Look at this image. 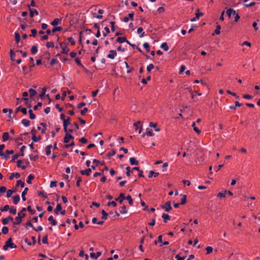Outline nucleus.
<instances>
[{"label": "nucleus", "instance_id": "ddd939ff", "mask_svg": "<svg viewBox=\"0 0 260 260\" xmlns=\"http://www.w3.org/2000/svg\"><path fill=\"white\" fill-rule=\"evenodd\" d=\"M29 16L31 18H32L34 16V14H36V15H39V12L36 9H31V8H29Z\"/></svg>", "mask_w": 260, "mask_h": 260}, {"label": "nucleus", "instance_id": "774afa93", "mask_svg": "<svg viewBox=\"0 0 260 260\" xmlns=\"http://www.w3.org/2000/svg\"><path fill=\"white\" fill-rule=\"evenodd\" d=\"M9 206L8 205H6L4 206L3 208H1V211L2 212L7 211L8 210H9Z\"/></svg>", "mask_w": 260, "mask_h": 260}, {"label": "nucleus", "instance_id": "ea45409f", "mask_svg": "<svg viewBox=\"0 0 260 260\" xmlns=\"http://www.w3.org/2000/svg\"><path fill=\"white\" fill-rule=\"evenodd\" d=\"M182 197L181 199L180 204L184 205L186 203L187 196L185 194H182Z\"/></svg>", "mask_w": 260, "mask_h": 260}, {"label": "nucleus", "instance_id": "5fc2aeb1", "mask_svg": "<svg viewBox=\"0 0 260 260\" xmlns=\"http://www.w3.org/2000/svg\"><path fill=\"white\" fill-rule=\"evenodd\" d=\"M14 192H15V190H12L11 189L8 190L7 191V197L10 198Z\"/></svg>", "mask_w": 260, "mask_h": 260}, {"label": "nucleus", "instance_id": "13d9d810", "mask_svg": "<svg viewBox=\"0 0 260 260\" xmlns=\"http://www.w3.org/2000/svg\"><path fill=\"white\" fill-rule=\"evenodd\" d=\"M23 141V139L21 137H18L15 139V142L16 143H17L19 145H20L22 144V142L19 143V142Z\"/></svg>", "mask_w": 260, "mask_h": 260}, {"label": "nucleus", "instance_id": "9d476101", "mask_svg": "<svg viewBox=\"0 0 260 260\" xmlns=\"http://www.w3.org/2000/svg\"><path fill=\"white\" fill-rule=\"evenodd\" d=\"M68 45H69V43H66V45H64V47H62L61 52V54H67L68 53V52L70 51V49L68 47Z\"/></svg>", "mask_w": 260, "mask_h": 260}, {"label": "nucleus", "instance_id": "58836bf2", "mask_svg": "<svg viewBox=\"0 0 260 260\" xmlns=\"http://www.w3.org/2000/svg\"><path fill=\"white\" fill-rule=\"evenodd\" d=\"M15 39L16 43H18L20 40V36L19 34L17 31L15 32Z\"/></svg>", "mask_w": 260, "mask_h": 260}, {"label": "nucleus", "instance_id": "a18cd8bd", "mask_svg": "<svg viewBox=\"0 0 260 260\" xmlns=\"http://www.w3.org/2000/svg\"><path fill=\"white\" fill-rule=\"evenodd\" d=\"M125 199L128 201V203L130 205H132L133 204L134 201L131 196H127L126 197H125Z\"/></svg>", "mask_w": 260, "mask_h": 260}, {"label": "nucleus", "instance_id": "49530a36", "mask_svg": "<svg viewBox=\"0 0 260 260\" xmlns=\"http://www.w3.org/2000/svg\"><path fill=\"white\" fill-rule=\"evenodd\" d=\"M62 27L61 26H55L52 28V32L55 33L56 31H60Z\"/></svg>", "mask_w": 260, "mask_h": 260}, {"label": "nucleus", "instance_id": "c03bdc74", "mask_svg": "<svg viewBox=\"0 0 260 260\" xmlns=\"http://www.w3.org/2000/svg\"><path fill=\"white\" fill-rule=\"evenodd\" d=\"M22 160L19 159L17 161V166L18 168H21L22 170H24L25 169V166H21Z\"/></svg>", "mask_w": 260, "mask_h": 260}, {"label": "nucleus", "instance_id": "f704fd0d", "mask_svg": "<svg viewBox=\"0 0 260 260\" xmlns=\"http://www.w3.org/2000/svg\"><path fill=\"white\" fill-rule=\"evenodd\" d=\"M75 61L76 63L80 67H81L84 70H85V68L84 66L81 63L80 60L79 58H75Z\"/></svg>", "mask_w": 260, "mask_h": 260}, {"label": "nucleus", "instance_id": "6e6d98bb", "mask_svg": "<svg viewBox=\"0 0 260 260\" xmlns=\"http://www.w3.org/2000/svg\"><path fill=\"white\" fill-rule=\"evenodd\" d=\"M150 80H151V76H148V77H147V78L146 79H145V78L142 79V83L144 84H146L147 83V81H149Z\"/></svg>", "mask_w": 260, "mask_h": 260}, {"label": "nucleus", "instance_id": "0eeeda50", "mask_svg": "<svg viewBox=\"0 0 260 260\" xmlns=\"http://www.w3.org/2000/svg\"><path fill=\"white\" fill-rule=\"evenodd\" d=\"M117 55V52L115 50H111L109 51V53L107 55V57L110 59H114Z\"/></svg>", "mask_w": 260, "mask_h": 260}, {"label": "nucleus", "instance_id": "c9c22d12", "mask_svg": "<svg viewBox=\"0 0 260 260\" xmlns=\"http://www.w3.org/2000/svg\"><path fill=\"white\" fill-rule=\"evenodd\" d=\"M40 125L43 127V128L41 129V133L42 134H45L46 131V127L47 126V124L44 122H41Z\"/></svg>", "mask_w": 260, "mask_h": 260}, {"label": "nucleus", "instance_id": "69168bd1", "mask_svg": "<svg viewBox=\"0 0 260 260\" xmlns=\"http://www.w3.org/2000/svg\"><path fill=\"white\" fill-rule=\"evenodd\" d=\"M19 154H18V153H16V154H15L13 156H12V160H11V162H15V160L16 159H17L19 157Z\"/></svg>", "mask_w": 260, "mask_h": 260}, {"label": "nucleus", "instance_id": "6ab92c4d", "mask_svg": "<svg viewBox=\"0 0 260 260\" xmlns=\"http://www.w3.org/2000/svg\"><path fill=\"white\" fill-rule=\"evenodd\" d=\"M91 173V169H87L85 170H81L80 173L82 175H86L87 176H89Z\"/></svg>", "mask_w": 260, "mask_h": 260}, {"label": "nucleus", "instance_id": "f03ea898", "mask_svg": "<svg viewBox=\"0 0 260 260\" xmlns=\"http://www.w3.org/2000/svg\"><path fill=\"white\" fill-rule=\"evenodd\" d=\"M65 133V136L63 138V142L66 144L69 142L70 139L74 140V137L70 134L68 133V130L64 131Z\"/></svg>", "mask_w": 260, "mask_h": 260}, {"label": "nucleus", "instance_id": "8fccbe9b", "mask_svg": "<svg viewBox=\"0 0 260 260\" xmlns=\"http://www.w3.org/2000/svg\"><path fill=\"white\" fill-rule=\"evenodd\" d=\"M143 47L146 49V52H149L150 51V46L147 42L144 43Z\"/></svg>", "mask_w": 260, "mask_h": 260}, {"label": "nucleus", "instance_id": "bf43d9fd", "mask_svg": "<svg viewBox=\"0 0 260 260\" xmlns=\"http://www.w3.org/2000/svg\"><path fill=\"white\" fill-rule=\"evenodd\" d=\"M154 66L153 65V64L150 63L147 67V71L148 72H150L152 69H154Z\"/></svg>", "mask_w": 260, "mask_h": 260}, {"label": "nucleus", "instance_id": "09e8293b", "mask_svg": "<svg viewBox=\"0 0 260 260\" xmlns=\"http://www.w3.org/2000/svg\"><path fill=\"white\" fill-rule=\"evenodd\" d=\"M28 91L29 92L30 98L34 96L36 94V91L32 88H29Z\"/></svg>", "mask_w": 260, "mask_h": 260}, {"label": "nucleus", "instance_id": "2eb2a0df", "mask_svg": "<svg viewBox=\"0 0 260 260\" xmlns=\"http://www.w3.org/2000/svg\"><path fill=\"white\" fill-rule=\"evenodd\" d=\"M125 199L124 194L120 193L118 198L115 199V201H118L120 203H122L123 200Z\"/></svg>", "mask_w": 260, "mask_h": 260}, {"label": "nucleus", "instance_id": "052dcab7", "mask_svg": "<svg viewBox=\"0 0 260 260\" xmlns=\"http://www.w3.org/2000/svg\"><path fill=\"white\" fill-rule=\"evenodd\" d=\"M116 154V151L114 149H112L111 152H109L107 156L108 158H110L111 156L114 155Z\"/></svg>", "mask_w": 260, "mask_h": 260}, {"label": "nucleus", "instance_id": "39448f33", "mask_svg": "<svg viewBox=\"0 0 260 260\" xmlns=\"http://www.w3.org/2000/svg\"><path fill=\"white\" fill-rule=\"evenodd\" d=\"M7 243L9 246V248L14 249L17 248V245L12 242V239L11 237L9 238L7 241Z\"/></svg>", "mask_w": 260, "mask_h": 260}, {"label": "nucleus", "instance_id": "412c9836", "mask_svg": "<svg viewBox=\"0 0 260 260\" xmlns=\"http://www.w3.org/2000/svg\"><path fill=\"white\" fill-rule=\"evenodd\" d=\"M159 175V173L158 172H155L153 171H150L148 174V177L150 178L152 176H154V177H156Z\"/></svg>", "mask_w": 260, "mask_h": 260}, {"label": "nucleus", "instance_id": "a878e982", "mask_svg": "<svg viewBox=\"0 0 260 260\" xmlns=\"http://www.w3.org/2000/svg\"><path fill=\"white\" fill-rule=\"evenodd\" d=\"M3 141L6 142L9 139V134L8 132H4L2 136Z\"/></svg>", "mask_w": 260, "mask_h": 260}, {"label": "nucleus", "instance_id": "4be33fe9", "mask_svg": "<svg viewBox=\"0 0 260 260\" xmlns=\"http://www.w3.org/2000/svg\"><path fill=\"white\" fill-rule=\"evenodd\" d=\"M137 33L139 34V37L142 38L145 36V32L143 31L142 27H139L137 29Z\"/></svg>", "mask_w": 260, "mask_h": 260}, {"label": "nucleus", "instance_id": "20e7f679", "mask_svg": "<svg viewBox=\"0 0 260 260\" xmlns=\"http://www.w3.org/2000/svg\"><path fill=\"white\" fill-rule=\"evenodd\" d=\"M161 208L164 209L167 212H169L172 209L170 201H167L165 204L161 205Z\"/></svg>", "mask_w": 260, "mask_h": 260}, {"label": "nucleus", "instance_id": "72a5a7b5", "mask_svg": "<svg viewBox=\"0 0 260 260\" xmlns=\"http://www.w3.org/2000/svg\"><path fill=\"white\" fill-rule=\"evenodd\" d=\"M21 123L26 127H27L29 126L30 125V121L28 119H23L21 120Z\"/></svg>", "mask_w": 260, "mask_h": 260}, {"label": "nucleus", "instance_id": "7c9ffc66", "mask_svg": "<svg viewBox=\"0 0 260 260\" xmlns=\"http://www.w3.org/2000/svg\"><path fill=\"white\" fill-rule=\"evenodd\" d=\"M101 213L102 214V216L101 217L102 219L106 220L108 219V214L104 210H102Z\"/></svg>", "mask_w": 260, "mask_h": 260}, {"label": "nucleus", "instance_id": "bb28decb", "mask_svg": "<svg viewBox=\"0 0 260 260\" xmlns=\"http://www.w3.org/2000/svg\"><path fill=\"white\" fill-rule=\"evenodd\" d=\"M13 203L15 205H17L18 203V202L20 201V196L18 194L14 196L13 197Z\"/></svg>", "mask_w": 260, "mask_h": 260}, {"label": "nucleus", "instance_id": "3c124183", "mask_svg": "<svg viewBox=\"0 0 260 260\" xmlns=\"http://www.w3.org/2000/svg\"><path fill=\"white\" fill-rule=\"evenodd\" d=\"M27 210L31 214L34 215L36 213L35 210H32L30 206H28L26 208Z\"/></svg>", "mask_w": 260, "mask_h": 260}, {"label": "nucleus", "instance_id": "c85d7f7f", "mask_svg": "<svg viewBox=\"0 0 260 260\" xmlns=\"http://www.w3.org/2000/svg\"><path fill=\"white\" fill-rule=\"evenodd\" d=\"M61 19L58 18H55L51 22V24L53 26L57 25L59 23H61Z\"/></svg>", "mask_w": 260, "mask_h": 260}, {"label": "nucleus", "instance_id": "473e14b6", "mask_svg": "<svg viewBox=\"0 0 260 260\" xmlns=\"http://www.w3.org/2000/svg\"><path fill=\"white\" fill-rule=\"evenodd\" d=\"M30 51H31V53L33 54V55H35L36 54L37 52H38V47L36 45H33L32 47H31V50H30Z\"/></svg>", "mask_w": 260, "mask_h": 260}, {"label": "nucleus", "instance_id": "423d86ee", "mask_svg": "<svg viewBox=\"0 0 260 260\" xmlns=\"http://www.w3.org/2000/svg\"><path fill=\"white\" fill-rule=\"evenodd\" d=\"M5 148V145L2 144L0 145V156H3V158L7 160L9 157L8 155L5 154L3 151Z\"/></svg>", "mask_w": 260, "mask_h": 260}, {"label": "nucleus", "instance_id": "7ed1b4c3", "mask_svg": "<svg viewBox=\"0 0 260 260\" xmlns=\"http://www.w3.org/2000/svg\"><path fill=\"white\" fill-rule=\"evenodd\" d=\"M71 119L70 117H68L67 118H65L63 121V127L64 131L68 130L67 126L71 124Z\"/></svg>", "mask_w": 260, "mask_h": 260}, {"label": "nucleus", "instance_id": "680f3d73", "mask_svg": "<svg viewBox=\"0 0 260 260\" xmlns=\"http://www.w3.org/2000/svg\"><path fill=\"white\" fill-rule=\"evenodd\" d=\"M38 196L39 197H41L43 198H47V196L46 194H45L44 192V191H40L38 192Z\"/></svg>", "mask_w": 260, "mask_h": 260}, {"label": "nucleus", "instance_id": "c756f323", "mask_svg": "<svg viewBox=\"0 0 260 260\" xmlns=\"http://www.w3.org/2000/svg\"><path fill=\"white\" fill-rule=\"evenodd\" d=\"M160 48L161 49H162L164 51H167L169 50V46L168 45V44L166 43V42H164L161 45H160Z\"/></svg>", "mask_w": 260, "mask_h": 260}, {"label": "nucleus", "instance_id": "dca6fc26", "mask_svg": "<svg viewBox=\"0 0 260 260\" xmlns=\"http://www.w3.org/2000/svg\"><path fill=\"white\" fill-rule=\"evenodd\" d=\"M145 135L149 136L150 137H152L154 135V133L151 129H149V128L146 129V132L145 133H144L142 136L144 137Z\"/></svg>", "mask_w": 260, "mask_h": 260}, {"label": "nucleus", "instance_id": "338daca9", "mask_svg": "<svg viewBox=\"0 0 260 260\" xmlns=\"http://www.w3.org/2000/svg\"><path fill=\"white\" fill-rule=\"evenodd\" d=\"M46 47L47 48H53L54 47V43L52 41L48 42L46 43Z\"/></svg>", "mask_w": 260, "mask_h": 260}, {"label": "nucleus", "instance_id": "864d4df0", "mask_svg": "<svg viewBox=\"0 0 260 260\" xmlns=\"http://www.w3.org/2000/svg\"><path fill=\"white\" fill-rule=\"evenodd\" d=\"M226 193V190H224L223 192H220L217 194V197L225 198Z\"/></svg>", "mask_w": 260, "mask_h": 260}, {"label": "nucleus", "instance_id": "393cba45", "mask_svg": "<svg viewBox=\"0 0 260 260\" xmlns=\"http://www.w3.org/2000/svg\"><path fill=\"white\" fill-rule=\"evenodd\" d=\"M47 87L45 86L42 89L41 93L40 94V98L42 99L45 96H46V92L47 91Z\"/></svg>", "mask_w": 260, "mask_h": 260}, {"label": "nucleus", "instance_id": "37998d69", "mask_svg": "<svg viewBox=\"0 0 260 260\" xmlns=\"http://www.w3.org/2000/svg\"><path fill=\"white\" fill-rule=\"evenodd\" d=\"M220 29H221V26L219 25H217L216 26V28L214 31V33L213 34V35H214V34H216V35H219L220 34Z\"/></svg>", "mask_w": 260, "mask_h": 260}, {"label": "nucleus", "instance_id": "79ce46f5", "mask_svg": "<svg viewBox=\"0 0 260 260\" xmlns=\"http://www.w3.org/2000/svg\"><path fill=\"white\" fill-rule=\"evenodd\" d=\"M121 210L120 211V213L123 214H126L127 212V210H126V207L125 205H123L121 207Z\"/></svg>", "mask_w": 260, "mask_h": 260}, {"label": "nucleus", "instance_id": "9b49d317", "mask_svg": "<svg viewBox=\"0 0 260 260\" xmlns=\"http://www.w3.org/2000/svg\"><path fill=\"white\" fill-rule=\"evenodd\" d=\"M104 11L103 9H99L98 10V13L100 15H96L95 13H93V17L98 19H102L103 18L102 14L104 13Z\"/></svg>", "mask_w": 260, "mask_h": 260}, {"label": "nucleus", "instance_id": "de8ad7c7", "mask_svg": "<svg viewBox=\"0 0 260 260\" xmlns=\"http://www.w3.org/2000/svg\"><path fill=\"white\" fill-rule=\"evenodd\" d=\"M31 139L32 140L33 142H38L40 141L41 139V136H39L37 137L36 136H32Z\"/></svg>", "mask_w": 260, "mask_h": 260}, {"label": "nucleus", "instance_id": "0e129e2a", "mask_svg": "<svg viewBox=\"0 0 260 260\" xmlns=\"http://www.w3.org/2000/svg\"><path fill=\"white\" fill-rule=\"evenodd\" d=\"M9 232V229L7 226H4L2 228V232L3 234L6 235Z\"/></svg>", "mask_w": 260, "mask_h": 260}, {"label": "nucleus", "instance_id": "f257e3e1", "mask_svg": "<svg viewBox=\"0 0 260 260\" xmlns=\"http://www.w3.org/2000/svg\"><path fill=\"white\" fill-rule=\"evenodd\" d=\"M26 215L25 213L18 212L17 216L15 217V221H13L14 224L19 225L22 221V218H24Z\"/></svg>", "mask_w": 260, "mask_h": 260}, {"label": "nucleus", "instance_id": "cd10ccee", "mask_svg": "<svg viewBox=\"0 0 260 260\" xmlns=\"http://www.w3.org/2000/svg\"><path fill=\"white\" fill-rule=\"evenodd\" d=\"M28 190V188L27 187H25L22 192L21 197L23 201H25L26 200L25 195L27 194Z\"/></svg>", "mask_w": 260, "mask_h": 260}, {"label": "nucleus", "instance_id": "4c0bfd02", "mask_svg": "<svg viewBox=\"0 0 260 260\" xmlns=\"http://www.w3.org/2000/svg\"><path fill=\"white\" fill-rule=\"evenodd\" d=\"M192 126L193 127V130L198 134H200L201 133V131L196 126V122H193L192 123Z\"/></svg>", "mask_w": 260, "mask_h": 260}, {"label": "nucleus", "instance_id": "a211bd4d", "mask_svg": "<svg viewBox=\"0 0 260 260\" xmlns=\"http://www.w3.org/2000/svg\"><path fill=\"white\" fill-rule=\"evenodd\" d=\"M226 14L229 18H231L232 15L236 14V11L232 8L228 9L226 11Z\"/></svg>", "mask_w": 260, "mask_h": 260}, {"label": "nucleus", "instance_id": "a19ab883", "mask_svg": "<svg viewBox=\"0 0 260 260\" xmlns=\"http://www.w3.org/2000/svg\"><path fill=\"white\" fill-rule=\"evenodd\" d=\"M124 64H125L126 68H127L128 69L126 71V73H131L133 71V68H131L126 61H124Z\"/></svg>", "mask_w": 260, "mask_h": 260}, {"label": "nucleus", "instance_id": "4468645a", "mask_svg": "<svg viewBox=\"0 0 260 260\" xmlns=\"http://www.w3.org/2000/svg\"><path fill=\"white\" fill-rule=\"evenodd\" d=\"M116 42L122 43L123 42H126V43H129V41H128L125 37H118L116 39Z\"/></svg>", "mask_w": 260, "mask_h": 260}, {"label": "nucleus", "instance_id": "f8f14e48", "mask_svg": "<svg viewBox=\"0 0 260 260\" xmlns=\"http://www.w3.org/2000/svg\"><path fill=\"white\" fill-rule=\"evenodd\" d=\"M102 255V252L100 251L97 252L96 253L91 252L90 253V256L92 259H97Z\"/></svg>", "mask_w": 260, "mask_h": 260}, {"label": "nucleus", "instance_id": "5701e85b", "mask_svg": "<svg viewBox=\"0 0 260 260\" xmlns=\"http://www.w3.org/2000/svg\"><path fill=\"white\" fill-rule=\"evenodd\" d=\"M48 220L50 221V223L54 226L57 224V221L55 220V219H54L52 215H50L48 218Z\"/></svg>", "mask_w": 260, "mask_h": 260}, {"label": "nucleus", "instance_id": "2f4dec72", "mask_svg": "<svg viewBox=\"0 0 260 260\" xmlns=\"http://www.w3.org/2000/svg\"><path fill=\"white\" fill-rule=\"evenodd\" d=\"M10 59L12 61H14L15 60V52L12 50L10 49Z\"/></svg>", "mask_w": 260, "mask_h": 260}, {"label": "nucleus", "instance_id": "e433bc0d", "mask_svg": "<svg viewBox=\"0 0 260 260\" xmlns=\"http://www.w3.org/2000/svg\"><path fill=\"white\" fill-rule=\"evenodd\" d=\"M35 178V176L32 174H29L27 178L26 182L28 184H31V180L34 179Z\"/></svg>", "mask_w": 260, "mask_h": 260}, {"label": "nucleus", "instance_id": "6e6552de", "mask_svg": "<svg viewBox=\"0 0 260 260\" xmlns=\"http://www.w3.org/2000/svg\"><path fill=\"white\" fill-rule=\"evenodd\" d=\"M204 14L199 12V9H198L197 12L196 13V17L191 18V22L195 21L197 19H199L200 16H203Z\"/></svg>", "mask_w": 260, "mask_h": 260}, {"label": "nucleus", "instance_id": "1a4fd4ad", "mask_svg": "<svg viewBox=\"0 0 260 260\" xmlns=\"http://www.w3.org/2000/svg\"><path fill=\"white\" fill-rule=\"evenodd\" d=\"M141 122L138 121L137 122L134 123V125L136 127V129H139V133L140 134L142 131V126L140 125Z\"/></svg>", "mask_w": 260, "mask_h": 260}, {"label": "nucleus", "instance_id": "aec40b11", "mask_svg": "<svg viewBox=\"0 0 260 260\" xmlns=\"http://www.w3.org/2000/svg\"><path fill=\"white\" fill-rule=\"evenodd\" d=\"M129 162L131 165H138L139 161L137 160L135 157H131L129 158Z\"/></svg>", "mask_w": 260, "mask_h": 260}, {"label": "nucleus", "instance_id": "4d7b16f0", "mask_svg": "<svg viewBox=\"0 0 260 260\" xmlns=\"http://www.w3.org/2000/svg\"><path fill=\"white\" fill-rule=\"evenodd\" d=\"M29 158L30 160L36 161L37 159L39 158V156L38 155H34L33 154H30Z\"/></svg>", "mask_w": 260, "mask_h": 260}, {"label": "nucleus", "instance_id": "b1692460", "mask_svg": "<svg viewBox=\"0 0 260 260\" xmlns=\"http://www.w3.org/2000/svg\"><path fill=\"white\" fill-rule=\"evenodd\" d=\"M52 148V145L50 144L45 147L46 154L49 155L51 154V149Z\"/></svg>", "mask_w": 260, "mask_h": 260}, {"label": "nucleus", "instance_id": "f3484780", "mask_svg": "<svg viewBox=\"0 0 260 260\" xmlns=\"http://www.w3.org/2000/svg\"><path fill=\"white\" fill-rule=\"evenodd\" d=\"M162 218H163V221L165 223H167L168 220H170L171 219V216L166 213H163L161 216Z\"/></svg>", "mask_w": 260, "mask_h": 260}, {"label": "nucleus", "instance_id": "e2e57ef3", "mask_svg": "<svg viewBox=\"0 0 260 260\" xmlns=\"http://www.w3.org/2000/svg\"><path fill=\"white\" fill-rule=\"evenodd\" d=\"M25 148H26V146H24V145L22 146L20 148V151L21 153L20 154H19L20 156H24V154L23 151H24V150H25Z\"/></svg>", "mask_w": 260, "mask_h": 260}, {"label": "nucleus", "instance_id": "603ef678", "mask_svg": "<svg viewBox=\"0 0 260 260\" xmlns=\"http://www.w3.org/2000/svg\"><path fill=\"white\" fill-rule=\"evenodd\" d=\"M28 113L29 114V118L30 119H34L36 117V115L33 113L31 109H29L28 110Z\"/></svg>", "mask_w": 260, "mask_h": 260}]
</instances>
